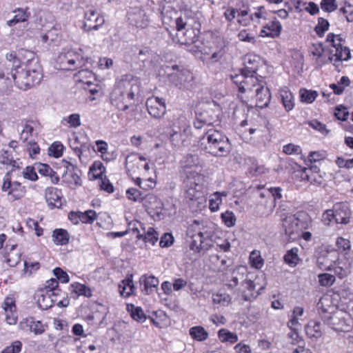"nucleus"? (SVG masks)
Returning a JSON list of instances; mask_svg holds the SVG:
<instances>
[{
    "label": "nucleus",
    "mask_w": 353,
    "mask_h": 353,
    "mask_svg": "<svg viewBox=\"0 0 353 353\" xmlns=\"http://www.w3.org/2000/svg\"><path fill=\"white\" fill-rule=\"evenodd\" d=\"M181 163L186 174L183 183L184 195L186 199L192 201L196 199L199 194L203 177L197 172L188 170L197 167L199 164V159L197 155L189 154L183 157Z\"/></svg>",
    "instance_id": "f257e3e1"
},
{
    "label": "nucleus",
    "mask_w": 353,
    "mask_h": 353,
    "mask_svg": "<svg viewBox=\"0 0 353 353\" xmlns=\"http://www.w3.org/2000/svg\"><path fill=\"white\" fill-rule=\"evenodd\" d=\"M200 142L201 149L214 157H226L230 152L228 138L213 128L207 130Z\"/></svg>",
    "instance_id": "f03ea898"
},
{
    "label": "nucleus",
    "mask_w": 353,
    "mask_h": 353,
    "mask_svg": "<svg viewBox=\"0 0 353 353\" xmlns=\"http://www.w3.org/2000/svg\"><path fill=\"white\" fill-rule=\"evenodd\" d=\"M133 85L127 79L117 83L110 93V102L118 110L125 111L134 103Z\"/></svg>",
    "instance_id": "7ed1b4c3"
},
{
    "label": "nucleus",
    "mask_w": 353,
    "mask_h": 353,
    "mask_svg": "<svg viewBox=\"0 0 353 353\" xmlns=\"http://www.w3.org/2000/svg\"><path fill=\"white\" fill-rule=\"evenodd\" d=\"M167 73L168 81L179 89L188 90L194 85L192 72L182 65L167 66Z\"/></svg>",
    "instance_id": "20e7f679"
},
{
    "label": "nucleus",
    "mask_w": 353,
    "mask_h": 353,
    "mask_svg": "<svg viewBox=\"0 0 353 353\" xmlns=\"http://www.w3.org/2000/svg\"><path fill=\"white\" fill-rule=\"evenodd\" d=\"M321 316L325 323L337 332H348L352 326L350 315L346 310H321Z\"/></svg>",
    "instance_id": "39448f33"
},
{
    "label": "nucleus",
    "mask_w": 353,
    "mask_h": 353,
    "mask_svg": "<svg viewBox=\"0 0 353 353\" xmlns=\"http://www.w3.org/2000/svg\"><path fill=\"white\" fill-rule=\"evenodd\" d=\"M87 61L88 58L85 59L81 49H65L59 54L57 64L61 70H74L84 66Z\"/></svg>",
    "instance_id": "423d86ee"
},
{
    "label": "nucleus",
    "mask_w": 353,
    "mask_h": 353,
    "mask_svg": "<svg viewBox=\"0 0 353 353\" xmlns=\"http://www.w3.org/2000/svg\"><path fill=\"white\" fill-rule=\"evenodd\" d=\"M351 218V211L347 203H337L332 209L326 210L322 216L325 225H330L334 221L336 224H347Z\"/></svg>",
    "instance_id": "0eeeda50"
},
{
    "label": "nucleus",
    "mask_w": 353,
    "mask_h": 353,
    "mask_svg": "<svg viewBox=\"0 0 353 353\" xmlns=\"http://www.w3.org/2000/svg\"><path fill=\"white\" fill-rule=\"evenodd\" d=\"M10 74L19 88L26 90L33 86L34 80H28V75L30 74L27 72V63L25 65V68L16 65V68L12 70Z\"/></svg>",
    "instance_id": "6e6552de"
},
{
    "label": "nucleus",
    "mask_w": 353,
    "mask_h": 353,
    "mask_svg": "<svg viewBox=\"0 0 353 353\" xmlns=\"http://www.w3.org/2000/svg\"><path fill=\"white\" fill-rule=\"evenodd\" d=\"M28 59L27 60V72L28 75V80L33 81V86L40 83L43 78L41 67L34 54L32 52H27Z\"/></svg>",
    "instance_id": "1a4fd4ad"
},
{
    "label": "nucleus",
    "mask_w": 353,
    "mask_h": 353,
    "mask_svg": "<svg viewBox=\"0 0 353 353\" xmlns=\"http://www.w3.org/2000/svg\"><path fill=\"white\" fill-rule=\"evenodd\" d=\"M146 106L148 113L157 119L163 117L166 111L165 99L158 97H149L146 101Z\"/></svg>",
    "instance_id": "9d476101"
},
{
    "label": "nucleus",
    "mask_w": 353,
    "mask_h": 353,
    "mask_svg": "<svg viewBox=\"0 0 353 353\" xmlns=\"http://www.w3.org/2000/svg\"><path fill=\"white\" fill-rule=\"evenodd\" d=\"M84 19L85 22L83 28L86 32L92 30H97L105 22L104 18L92 8H89L85 11Z\"/></svg>",
    "instance_id": "9b49d317"
},
{
    "label": "nucleus",
    "mask_w": 353,
    "mask_h": 353,
    "mask_svg": "<svg viewBox=\"0 0 353 353\" xmlns=\"http://www.w3.org/2000/svg\"><path fill=\"white\" fill-rule=\"evenodd\" d=\"M130 23L137 28H145L149 24V18L146 12L140 8H131L128 12Z\"/></svg>",
    "instance_id": "f8f14e48"
},
{
    "label": "nucleus",
    "mask_w": 353,
    "mask_h": 353,
    "mask_svg": "<svg viewBox=\"0 0 353 353\" xmlns=\"http://www.w3.org/2000/svg\"><path fill=\"white\" fill-rule=\"evenodd\" d=\"M210 234L207 232H199L191 236L190 249L194 252H200L203 250H208L210 245L208 243Z\"/></svg>",
    "instance_id": "ddd939ff"
},
{
    "label": "nucleus",
    "mask_w": 353,
    "mask_h": 353,
    "mask_svg": "<svg viewBox=\"0 0 353 353\" xmlns=\"http://www.w3.org/2000/svg\"><path fill=\"white\" fill-rule=\"evenodd\" d=\"M178 32L177 37L179 39L177 42L181 44L190 45L198 41L200 31L199 28L194 25V26L185 28L184 30Z\"/></svg>",
    "instance_id": "4468645a"
},
{
    "label": "nucleus",
    "mask_w": 353,
    "mask_h": 353,
    "mask_svg": "<svg viewBox=\"0 0 353 353\" xmlns=\"http://www.w3.org/2000/svg\"><path fill=\"white\" fill-rule=\"evenodd\" d=\"M254 97L256 98V105L259 108H264L268 106L271 94L270 90L265 87L264 83H259L257 88L254 89Z\"/></svg>",
    "instance_id": "2eb2a0df"
},
{
    "label": "nucleus",
    "mask_w": 353,
    "mask_h": 353,
    "mask_svg": "<svg viewBox=\"0 0 353 353\" xmlns=\"http://www.w3.org/2000/svg\"><path fill=\"white\" fill-rule=\"evenodd\" d=\"M283 228L290 240H295L301 236L297 228V219L294 215L285 217L283 221Z\"/></svg>",
    "instance_id": "dca6fc26"
},
{
    "label": "nucleus",
    "mask_w": 353,
    "mask_h": 353,
    "mask_svg": "<svg viewBox=\"0 0 353 353\" xmlns=\"http://www.w3.org/2000/svg\"><path fill=\"white\" fill-rule=\"evenodd\" d=\"M176 29L178 32L184 30L185 28L196 25L194 13L192 10L181 12L179 16L175 20Z\"/></svg>",
    "instance_id": "f3484780"
},
{
    "label": "nucleus",
    "mask_w": 353,
    "mask_h": 353,
    "mask_svg": "<svg viewBox=\"0 0 353 353\" xmlns=\"http://www.w3.org/2000/svg\"><path fill=\"white\" fill-rule=\"evenodd\" d=\"M159 279L154 276L142 275L139 279L141 292L145 294H150L157 291L159 285Z\"/></svg>",
    "instance_id": "a211bd4d"
},
{
    "label": "nucleus",
    "mask_w": 353,
    "mask_h": 353,
    "mask_svg": "<svg viewBox=\"0 0 353 353\" xmlns=\"http://www.w3.org/2000/svg\"><path fill=\"white\" fill-rule=\"evenodd\" d=\"M282 30L281 23L274 18V20L265 24L260 32V36L262 37L274 38L279 37Z\"/></svg>",
    "instance_id": "6ab92c4d"
},
{
    "label": "nucleus",
    "mask_w": 353,
    "mask_h": 353,
    "mask_svg": "<svg viewBox=\"0 0 353 353\" xmlns=\"http://www.w3.org/2000/svg\"><path fill=\"white\" fill-rule=\"evenodd\" d=\"M46 200L49 206L59 208L62 205L61 192L57 188H48L45 194Z\"/></svg>",
    "instance_id": "aec40b11"
},
{
    "label": "nucleus",
    "mask_w": 353,
    "mask_h": 353,
    "mask_svg": "<svg viewBox=\"0 0 353 353\" xmlns=\"http://www.w3.org/2000/svg\"><path fill=\"white\" fill-rule=\"evenodd\" d=\"M244 76L243 85H239V92L244 93L246 92H254V89L257 88L259 83H264L263 81H259L256 77L255 74H243Z\"/></svg>",
    "instance_id": "412c9836"
},
{
    "label": "nucleus",
    "mask_w": 353,
    "mask_h": 353,
    "mask_svg": "<svg viewBox=\"0 0 353 353\" xmlns=\"http://www.w3.org/2000/svg\"><path fill=\"white\" fill-rule=\"evenodd\" d=\"M54 296V294H51L46 293L43 294V290L37 292L34 295L36 304L39 309H51L54 305V301L52 297Z\"/></svg>",
    "instance_id": "4be33fe9"
},
{
    "label": "nucleus",
    "mask_w": 353,
    "mask_h": 353,
    "mask_svg": "<svg viewBox=\"0 0 353 353\" xmlns=\"http://www.w3.org/2000/svg\"><path fill=\"white\" fill-rule=\"evenodd\" d=\"M241 268H239L237 269H234L231 272L230 275H226L225 279V285L229 289H234L236 287L239 285V284H241L244 281V279L245 277V274L244 272H241Z\"/></svg>",
    "instance_id": "5701e85b"
},
{
    "label": "nucleus",
    "mask_w": 353,
    "mask_h": 353,
    "mask_svg": "<svg viewBox=\"0 0 353 353\" xmlns=\"http://www.w3.org/2000/svg\"><path fill=\"white\" fill-rule=\"evenodd\" d=\"M20 325L23 330H29L36 334H41L45 332V325L41 321H34L33 318H26L24 321L20 323Z\"/></svg>",
    "instance_id": "b1692460"
},
{
    "label": "nucleus",
    "mask_w": 353,
    "mask_h": 353,
    "mask_svg": "<svg viewBox=\"0 0 353 353\" xmlns=\"http://www.w3.org/2000/svg\"><path fill=\"white\" fill-rule=\"evenodd\" d=\"M258 57L254 55L247 54L244 57L245 67L241 69L242 74H256L258 70Z\"/></svg>",
    "instance_id": "393cba45"
},
{
    "label": "nucleus",
    "mask_w": 353,
    "mask_h": 353,
    "mask_svg": "<svg viewBox=\"0 0 353 353\" xmlns=\"http://www.w3.org/2000/svg\"><path fill=\"white\" fill-rule=\"evenodd\" d=\"M121 295L128 297L134 293L135 287L132 280V274H128L125 279L123 280L119 285Z\"/></svg>",
    "instance_id": "a878e982"
},
{
    "label": "nucleus",
    "mask_w": 353,
    "mask_h": 353,
    "mask_svg": "<svg viewBox=\"0 0 353 353\" xmlns=\"http://www.w3.org/2000/svg\"><path fill=\"white\" fill-rule=\"evenodd\" d=\"M37 171L43 176H49L51 179V182L54 184H57L59 181V177L57 173L50 168V165L46 163H35Z\"/></svg>",
    "instance_id": "bb28decb"
},
{
    "label": "nucleus",
    "mask_w": 353,
    "mask_h": 353,
    "mask_svg": "<svg viewBox=\"0 0 353 353\" xmlns=\"http://www.w3.org/2000/svg\"><path fill=\"white\" fill-rule=\"evenodd\" d=\"M305 331L310 338L319 339L323 334L322 325L320 322L310 321L305 326Z\"/></svg>",
    "instance_id": "cd10ccee"
},
{
    "label": "nucleus",
    "mask_w": 353,
    "mask_h": 353,
    "mask_svg": "<svg viewBox=\"0 0 353 353\" xmlns=\"http://www.w3.org/2000/svg\"><path fill=\"white\" fill-rule=\"evenodd\" d=\"M256 283L254 281H251L250 279H248L247 276H245L244 281L241 283L239 290L242 292H245V290H247L250 293L249 296H250L252 298H255L259 294V292L265 288L264 286H261L256 290Z\"/></svg>",
    "instance_id": "c85d7f7f"
},
{
    "label": "nucleus",
    "mask_w": 353,
    "mask_h": 353,
    "mask_svg": "<svg viewBox=\"0 0 353 353\" xmlns=\"http://www.w3.org/2000/svg\"><path fill=\"white\" fill-rule=\"evenodd\" d=\"M280 96L283 105L287 111L293 109L294 106V97L287 87L282 88L280 91Z\"/></svg>",
    "instance_id": "c756f323"
},
{
    "label": "nucleus",
    "mask_w": 353,
    "mask_h": 353,
    "mask_svg": "<svg viewBox=\"0 0 353 353\" xmlns=\"http://www.w3.org/2000/svg\"><path fill=\"white\" fill-rule=\"evenodd\" d=\"M137 235L138 239H143L145 243L154 245L159 239V235L153 228H149L146 232Z\"/></svg>",
    "instance_id": "7c9ffc66"
},
{
    "label": "nucleus",
    "mask_w": 353,
    "mask_h": 353,
    "mask_svg": "<svg viewBox=\"0 0 353 353\" xmlns=\"http://www.w3.org/2000/svg\"><path fill=\"white\" fill-rule=\"evenodd\" d=\"M148 316L152 322L157 326L168 320V316L165 310H147Z\"/></svg>",
    "instance_id": "2f4dec72"
},
{
    "label": "nucleus",
    "mask_w": 353,
    "mask_h": 353,
    "mask_svg": "<svg viewBox=\"0 0 353 353\" xmlns=\"http://www.w3.org/2000/svg\"><path fill=\"white\" fill-rule=\"evenodd\" d=\"M52 238L57 245H66L69 242L70 235L65 230L56 229L53 231Z\"/></svg>",
    "instance_id": "473e14b6"
},
{
    "label": "nucleus",
    "mask_w": 353,
    "mask_h": 353,
    "mask_svg": "<svg viewBox=\"0 0 353 353\" xmlns=\"http://www.w3.org/2000/svg\"><path fill=\"white\" fill-rule=\"evenodd\" d=\"M14 17L7 21V25L12 26L19 22H23L28 19L30 16V12H27V10L23 8H18L14 11Z\"/></svg>",
    "instance_id": "72a5a7b5"
},
{
    "label": "nucleus",
    "mask_w": 353,
    "mask_h": 353,
    "mask_svg": "<svg viewBox=\"0 0 353 353\" xmlns=\"http://www.w3.org/2000/svg\"><path fill=\"white\" fill-rule=\"evenodd\" d=\"M351 54L350 50L347 47H343V46L335 50V53L333 54L331 57H329L330 61H347L350 59Z\"/></svg>",
    "instance_id": "f704fd0d"
},
{
    "label": "nucleus",
    "mask_w": 353,
    "mask_h": 353,
    "mask_svg": "<svg viewBox=\"0 0 353 353\" xmlns=\"http://www.w3.org/2000/svg\"><path fill=\"white\" fill-rule=\"evenodd\" d=\"M297 219V228L300 234L303 230L307 229L311 225V219L308 215L304 212H299L294 214Z\"/></svg>",
    "instance_id": "c9c22d12"
},
{
    "label": "nucleus",
    "mask_w": 353,
    "mask_h": 353,
    "mask_svg": "<svg viewBox=\"0 0 353 353\" xmlns=\"http://www.w3.org/2000/svg\"><path fill=\"white\" fill-rule=\"evenodd\" d=\"M190 335L198 341H203L208 338V332L201 326H194L190 328Z\"/></svg>",
    "instance_id": "e433bc0d"
},
{
    "label": "nucleus",
    "mask_w": 353,
    "mask_h": 353,
    "mask_svg": "<svg viewBox=\"0 0 353 353\" xmlns=\"http://www.w3.org/2000/svg\"><path fill=\"white\" fill-rule=\"evenodd\" d=\"M298 252L299 249L297 248H293L285 254L284 261L290 267H295L298 264L299 261Z\"/></svg>",
    "instance_id": "4c0bfd02"
},
{
    "label": "nucleus",
    "mask_w": 353,
    "mask_h": 353,
    "mask_svg": "<svg viewBox=\"0 0 353 353\" xmlns=\"http://www.w3.org/2000/svg\"><path fill=\"white\" fill-rule=\"evenodd\" d=\"M299 327L293 326L292 327H289L290 332L288 333V336L291 340L290 343L292 344L296 345L297 347H302L305 345V342L298 332Z\"/></svg>",
    "instance_id": "58836bf2"
},
{
    "label": "nucleus",
    "mask_w": 353,
    "mask_h": 353,
    "mask_svg": "<svg viewBox=\"0 0 353 353\" xmlns=\"http://www.w3.org/2000/svg\"><path fill=\"white\" fill-rule=\"evenodd\" d=\"M105 170L101 161H94L90 168L89 174L93 179H101Z\"/></svg>",
    "instance_id": "ea45409f"
},
{
    "label": "nucleus",
    "mask_w": 353,
    "mask_h": 353,
    "mask_svg": "<svg viewBox=\"0 0 353 353\" xmlns=\"http://www.w3.org/2000/svg\"><path fill=\"white\" fill-rule=\"evenodd\" d=\"M16 246V245H11V252H8L6 256V263L10 267H15L21 260V254L19 252H14Z\"/></svg>",
    "instance_id": "a19ab883"
},
{
    "label": "nucleus",
    "mask_w": 353,
    "mask_h": 353,
    "mask_svg": "<svg viewBox=\"0 0 353 353\" xmlns=\"http://www.w3.org/2000/svg\"><path fill=\"white\" fill-rule=\"evenodd\" d=\"M212 119L206 116L205 113L196 114L194 121V126L196 129H201L204 126H209L212 124Z\"/></svg>",
    "instance_id": "79ce46f5"
},
{
    "label": "nucleus",
    "mask_w": 353,
    "mask_h": 353,
    "mask_svg": "<svg viewBox=\"0 0 353 353\" xmlns=\"http://www.w3.org/2000/svg\"><path fill=\"white\" fill-rule=\"evenodd\" d=\"M74 77L77 81L90 85L92 83L90 79H94V74L88 69L81 70L74 74Z\"/></svg>",
    "instance_id": "37998d69"
},
{
    "label": "nucleus",
    "mask_w": 353,
    "mask_h": 353,
    "mask_svg": "<svg viewBox=\"0 0 353 353\" xmlns=\"http://www.w3.org/2000/svg\"><path fill=\"white\" fill-rule=\"evenodd\" d=\"M218 336L221 342H230V343H234L238 341L237 335L226 329H221L219 331Z\"/></svg>",
    "instance_id": "c03bdc74"
},
{
    "label": "nucleus",
    "mask_w": 353,
    "mask_h": 353,
    "mask_svg": "<svg viewBox=\"0 0 353 353\" xmlns=\"http://www.w3.org/2000/svg\"><path fill=\"white\" fill-rule=\"evenodd\" d=\"M299 92L301 101L307 103H312L318 96L317 92L314 90L301 89Z\"/></svg>",
    "instance_id": "a18cd8bd"
},
{
    "label": "nucleus",
    "mask_w": 353,
    "mask_h": 353,
    "mask_svg": "<svg viewBox=\"0 0 353 353\" xmlns=\"http://www.w3.org/2000/svg\"><path fill=\"white\" fill-rule=\"evenodd\" d=\"M329 26L330 23L328 21L324 18L320 17L318 19L317 25L314 28V31L319 37H322L325 31L328 30Z\"/></svg>",
    "instance_id": "49530a36"
},
{
    "label": "nucleus",
    "mask_w": 353,
    "mask_h": 353,
    "mask_svg": "<svg viewBox=\"0 0 353 353\" xmlns=\"http://www.w3.org/2000/svg\"><path fill=\"white\" fill-rule=\"evenodd\" d=\"M36 164L34 166H27L23 171V176L26 179H28L32 181H35L38 179V176L36 172Z\"/></svg>",
    "instance_id": "de8ad7c7"
},
{
    "label": "nucleus",
    "mask_w": 353,
    "mask_h": 353,
    "mask_svg": "<svg viewBox=\"0 0 353 353\" xmlns=\"http://www.w3.org/2000/svg\"><path fill=\"white\" fill-rule=\"evenodd\" d=\"M222 203L221 194L219 192L213 194V197L209 201V208L212 212H216L219 209V205Z\"/></svg>",
    "instance_id": "09e8293b"
},
{
    "label": "nucleus",
    "mask_w": 353,
    "mask_h": 353,
    "mask_svg": "<svg viewBox=\"0 0 353 353\" xmlns=\"http://www.w3.org/2000/svg\"><path fill=\"white\" fill-rule=\"evenodd\" d=\"M72 287L74 288V292L77 294L78 296L83 295L87 297L91 296L90 288L87 287L85 285L77 283L73 284Z\"/></svg>",
    "instance_id": "8fccbe9b"
},
{
    "label": "nucleus",
    "mask_w": 353,
    "mask_h": 353,
    "mask_svg": "<svg viewBox=\"0 0 353 353\" xmlns=\"http://www.w3.org/2000/svg\"><path fill=\"white\" fill-rule=\"evenodd\" d=\"M335 281V276L327 273L320 274L319 275V282L321 285L328 287L331 286Z\"/></svg>",
    "instance_id": "3c124183"
},
{
    "label": "nucleus",
    "mask_w": 353,
    "mask_h": 353,
    "mask_svg": "<svg viewBox=\"0 0 353 353\" xmlns=\"http://www.w3.org/2000/svg\"><path fill=\"white\" fill-rule=\"evenodd\" d=\"M63 145L59 142L53 143L49 148L50 155L55 158L60 157L63 153Z\"/></svg>",
    "instance_id": "603ef678"
},
{
    "label": "nucleus",
    "mask_w": 353,
    "mask_h": 353,
    "mask_svg": "<svg viewBox=\"0 0 353 353\" xmlns=\"http://www.w3.org/2000/svg\"><path fill=\"white\" fill-rule=\"evenodd\" d=\"M301 178L307 180L312 184L320 185L323 183V176L321 174H301Z\"/></svg>",
    "instance_id": "864d4df0"
},
{
    "label": "nucleus",
    "mask_w": 353,
    "mask_h": 353,
    "mask_svg": "<svg viewBox=\"0 0 353 353\" xmlns=\"http://www.w3.org/2000/svg\"><path fill=\"white\" fill-rule=\"evenodd\" d=\"M283 152L288 155H297L301 153V148L298 145L288 143L283 145Z\"/></svg>",
    "instance_id": "5fc2aeb1"
},
{
    "label": "nucleus",
    "mask_w": 353,
    "mask_h": 353,
    "mask_svg": "<svg viewBox=\"0 0 353 353\" xmlns=\"http://www.w3.org/2000/svg\"><path fill=\"white\" fill-rule=\"evenodd\" d=\"M221 219L225 225L228 227H232L235 225L236 217L232 212L226 211L221 214Z\"/></svg>",
    "instance_id": "6e6d98bb"
},
{
    "label": "nucleus",
    "mask_w": 353,
    "mask_h": 353,
    "mask_svg": "<svg viewBox=\"0 0 353 353\" xmlns=\"http://www.w3.org/2000/svg\"><path fill=\"white\" fill-rule=\"evenodd\" d=\"M326 40L327 42L331 43L332 47L335 48V50H337V48L339 49L342 46L341 42L343 41V39L340 35H335L333 33H329L327 36Z\"/></svg>",
    "instance_id": "4d7b16f0"
},
{
    "label": "nucleus",
    "mask_w": 353,
    "mask_h": 353,
    "mask_svg": "<svg viewBox=\"0 0 353 353\" xmlns=\"http://www.w3.org/2000/svg\"><path fill=\"white\" fill-rule=\"evenodd\" d=\"M22 343L19 341H15L11 345L6 347L1 353H19L21 351Z\"/></svg>",
    "instance_id": "13d9d810"
},
{
    "label": "nucleus",
    "mask_w": 353,
    "mask_h": 353,
    "mask_svg": "<svg viewBox=\"0 0 353 353\" xmlns=\"http://www.w3.org/2000/svg\"><path fill=\"white\" fill-rule=\"evenodd\" d=\"M213 302L214 303L220 304L221 306L225 307L230 301V297L225 294H213Z\"/></svg>",
    "instance_id": "bf43d9fd"
},
{
    "label": "nucleus",
    "mask_w": 353,
    "mask_h": 353,
    "mask_svg": "<svg viewBox=\"0 0 353 353\" xmlns=\"http://www.w3.org/2000/svg\"><path fill=\"white\" fill-rule=\"evenodd\" d=\"M303 315V310H293L290 320L288 323V327L300 326L299 318Z\"/></svg>",
    "instance_id": "052dcab7"
},
{
    "label": "nucleus",
    "mask_w": 353,
    "mask_h": 353,
    "mask_svg": "<svg viewBox=\"0 0 353 353\" xmlns=\"http://www.w3.org/2000/svg\"><path fill=\"white\" fill-rule=\"evenodd\" d=\"M53 274L56 276V279L59 280L61 283H67L70 281L67 272L63 271L61 268H54L53 270Z\"/></svg>",
    "instance_id": "680f3d73"
},
{
    "label": "nucleus",
    "mask_w": 353,
    "mask_h": 353,
    "mask_svg": "<svg viewBox=\"0 0 353 353\" xmlns=\"http://www.w3.org/2000/svg\"><path fill=\"white\" fill-rule=\"evenodd\" d=\"M168 3H175L177 8L181 12H186L187 10H192L190 8V0H165Z\"/></svg>",
    "instance_id": "e2e57ef3"
},
{
    "label": "nucleus",
    "mask_w": 353,
    "mask_h": 353,
    "mask_svg": "<svg viewBox=\"0 0 353 353\" xmlns=\"http://www.w3.org/2000/svg\"><path fill=\"white\" fill-rule=\"evenodd\" d=\"M81 216L83 223H92L96 219L97 214L95 211L90 210L85 212H81Z\"/></svg>",
    "instance_id": "0e129e2a"
},
{
    "label": "nucleus",
    "mask_w": 353,
    "mask_h": 353,
    "mask_svg": "<svg viewBox=\"0 0 353 353\" xmlns=\"http://www.w3.org/2000/svg\"><path fill=\"white\" fill-rule=\"evenodd\" d=\"M334 115L338 120L346 121L348 117L349 112L345 107L340 105L335 108Z\"/></svg>",
    "instance_id": "69168bd1"
},
{
    "label": "nucleus",
    "mask_w": 353,
    "mask_h": 353,
    "mask_svg": "<svg viewBox=\"0 0 353 353\" xmlns=\"http://www.w3.org/2000/svg\"><path fill=\"white\" fill-rule=\"evenodd\" d=\"M67 121L71 128H77L81 125L80 116L79 114H72L67 118H63L62 122Z\"/></svg>",
    "instance_id": "338daca9"
},
{
    "label": "nucleus",
    "mask_w": 353,
    "mask_h": 353,
    "mask_svg": "<svg viewBox=\"0 0 353 353\" xmlns=\"http://www.w3.org/2000/svg\"><path fill=\"white\" fill-rule=\"evenodd\" d=\"M335 1L336 0H321V7L325 12H333L337 8Z\"/></svg>",
    "instance_id": "774afa93"
}]
</instances>
